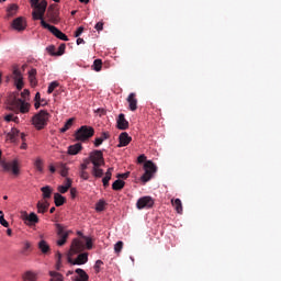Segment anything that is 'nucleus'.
<instances>
[{
  "label": "nucleus",
  "mask_w": 281,
  "mask_h": 281,
  "mask_svg": "<svg viewBox=\"0 0 281 281\" xmlns=\"http://www.w3.org/2000/svg\"><path fill=\"white\" fill-rule=\"evenodd\" d=\"M85 251V243H82L80 239L75 238L71 243L69 252H68V262L69 265H87L89 262V254L82 252ZM76 254H79L76 259L71 258L72 256H76Z\"/></svg>",
  "instance_id": "1"
},
{
  "label": "nucleus",
  "mask_w": 281,
  "mask_h": 281,
  "mask_svg": "<svg viewBox=\"0 0 281 281\" xmlns=\"http://www.w3.org/2000/svg\"><path fill=\"white\" fill-rule=\"evenodd\" d=\"M90 161L93 165L91 169V175L94 179H102L104 177V169H101L104 166V154L102 150H93L90 153Z\"/></svg>",
  "instance_id": "2"
},
{
  "label": "nucleus",
  "mask_w": 281,
  "mask_h": 281,
  "mask_svg": "<svg viewBox=\"0 0 281 281\" xmlns=\"http://www.w3.org/2000/svg\"><path fill=\"white\" fill-rule=\"evenodd\" d=\"M32 122L37 131H43L47 126V122H49V113L42 110L33 116Z\"/></svg>",
  "instance_id": "3"
},
{
  "label": "nucleus",
  "mask_w": 281,
  "mask_h": 281,
  "mask_svg": "<svg viewBox=\"0 0 281 281\" xmlns=\"http://www.w3.org/2000/svg\"><path fill=\"white\" fill-rule=\"evenodd\" d=\"M143 168L145 172L140 177V181L145 186V183H148V181L155 177V173L157 172V165L151 160H146Z\"/></svg>",
  "instance_id": "4"
},
{
  "label": "nucleus",
  "mask_w": 281,
  "mask_h": 281,
  "mask_svg": "<svg viewBox=\"0 0 281 281\" xmlns=\"http://www.w3.org/2000/svg\"><path fill=\"white\" fill-rule=\"evenodd\" d=\"M95 135V130L88 125H82L77 132L75 133V139L77 142H88Z\"/></svg>",
  "instance_id": "5"
},
{
  "label": "nucleus",
  "mask_w": 281,
  "mask_h": 281,
  "mask_svg": "<svg viewBox=\"0 0 281 281\" xmlns=\"http://www.w3.org/2000/svg\"><path fill=\"white\" fill-rule=\"evenodd\" d=\"M8 109L9 111H14V113H27L30 111V103H25L22 99H14Z\"/></svg>",
  "instance_id": "6"
},
{
  "label": "nucleus",
  "mask_w": 281,
  "mask_h": 281,
  "mask_svg": "<svg viewBox=\"0 0 281 281\" xmlns=\"http://www.w3.org/2000/svg\"><path fill=\"white\" fill-rule=\"evenodd\" d=\"M1 168H3L4 172H12L15 177L19 176V161L12 160L9 162L1 161L0 162Z\"/></svg>",
  "instance_id": "7"
},
{
  "label": "nucleus",
  "mask_w": 281,
  "mask_h": 281,
  "mask_svg": "<svg viewBox=\"0 0 281 281\" xmlns=\"http://www.w3.org/2000/svg\"><path fill=\"white\" fill-rule=\"evenodd\" d=\"M42 27L49 30L56 36V38H59V41H69V37H67L65 33L58 30V27L50 25L45 21H42Z\"/></svg>",
  "instance_id": "8"
},
{
  "label": "nucleus",
  "mask_w": 281,
  "mask_h": 281,
  "mask_svg": "<svg viewBox=\"0 0 281 281\" xmlns=\"http://www.w3.org/2000/svg\"><path fill=\"white\" fill-rule=\"evenodd\" d=\"M56 227H57V236L59 238L57 240V245L58 247H63V245L67 243V238H69V234H71V231H65V228L60 224H56Z\"/></svg>",
  "instance_id": "9"
},
{
  "label": "nucleus",
  "mask_w": 281,
  "mask_h": 281,
  "mask_svg": "<svg viewBox=\"0 0 281 281\" xmlns=\"http://www.w3.org/2000/svg\"><path fill=\"white\" fill-rule=\"evenodd\" d=\"M153 205H155V201L153 200V198L150 196H143L139 198L136 202V207L137 210H150V207H153Z\"/></svg>",
  "instance_id": "10"
},
{
  "label": "nucleus",
  "mask_w": 281,
  "mask_h": 281,
  "mask_svg": "<svg viewBox=\"0 0 281 281\" xmlns=\"http://www.w3.org/2000/svg\"><path fill=\"white\" fill-rule=\"evenodd\" d=\"M13 80H15L16 89L21 91L23 89V75L16 66L13 67Z\"/></svg>",
  "instance_id": "11"
},
{
  "label": "nucleus",
  "mask_w": 281,
  "mask_h": 281,
  "mask_svg": "<svg viewBox=\"0 0 281 281\" xmlns=\"http://www.w3.org/2000/svg\"><path fill=\"white\" fill-rule=\"evenodd\" d=\"M31 5L42 14H45V10H47V1L45 0H31Z\"/></svg>",
  "instance_id": "12"
},
{
  "label": "nucleus",
  "mask_w": 281,
  "mask_h": 281,
  "mask_svg": "<svg viewBox=\"0 0 281 281\" xmlns=\"http://www.w3.org/2000/svg\"><path fill=\"white\" fill-rule=\"evenodd\" d=\"M133 140V138L131 136H128V133L123 132L120 134L119 136V145L117 148H123L124 146H128V144H131V142Z\"/></svg>",
  "instance_id": "13"
},
{
  "label": "nucleus",
  "mask_w": 281,
  "mask_h": 281,
  "mask_svg": "<svg viewBox=\"0 0 281 281\" xmlns=\"http://www.w3.org/2000/svg\"><path fill=\"white\" fill-rule=\"evenodd\" d=\"M58 10L54 9V7H49L46 13L47 19H49V21L52 23H58V21H60V18H58Z\"/></svg>",
  "instance_id": "14"
},
{
  "label": "nucleus",
  "mask_w": 281,
  "mask_h": 281,
  "mask_svg": "<svg viewBox=\"0 0 281 281\" xmlns=\"http://www.w3.org/2000/svg\"><path fill=\"white\" fill-rule=\"evenodd\" d=\"M26 26L27 24H25V20L23 18H16L12 22L13 30H16L18 32H23V30H25Z\"/></svg>",
  "instance_id": "15"
},
{
  "label": "nucleus",
  "mask_w": 281,
  "mask_h": 281,
  "mask_svg": "<svg viewBox=\"0 0 281 281\" xmlns=\"http://www.w3.org/2000/svg\"><path fill=\"white\" fill-rule=\"evenodd\" d=\"M137 94L131 92L127 97V102L130 106V111H137Z\"/></svg>",
  "instance_id": "16"
},
{
  "label": "nucleus",
  "mask_w": 281,
  "mask_h": 281,
  "mask_svg": "<svg viewBox=\"0 0 281 281\" xmlns=\"http://www.w3.org/2000/svg\"><path fill=\"white\" fill-rule=\"evenodd\" d=\"M116 124H117V128L120 131H126V128H128V121H126V117L122 113L119 114V117L116 120Z\"/></svg>",
  "instance_id": "17"
},
{
  "label": "nucleus",
  "mask_w": 281,
  "mask_h": 281,
  "mask_svg": "<svg viewBox=\"0 0 281 281\" xmlns=\"http://www.w3.org/2000/svg\"><path fill=\"white\" fill-rule=\"evenodd\" d=\"M82 150V144L76 143L75 145H70L68 147V155H78Z\"/></svg>",
  "instance_id": "18"
},
{
  "label": "nucleus",
  "mask_w": 281,
  "mask_h": 281,
  "mask_svg": "<svg viewBox=\"0 0 281 281\" xmlns=\"http://www.w3.org/2000/svg\"><path fill=\"white\" fill-rule=\"evenodd\" d=\"M171 204L178 214H183V204L181 203V199L171 200Z\"/></svg>",
  "instance_id": "19"
},
{
  "label": "nucleus",
  "mask_w": 281,
  "mask_h": 281,
  "mask_svg": "<svg viewBox=\"0 0 281 281\" xmlns=\"http://www.w3.org/2000/svg\"><path fill=\"white\" fill-rule=\"evenodd\" d=\"M111 177H113V167H110L106 172L105 177L102 179V183L105 188H109V182L111 181Z\"/></svg>",
  "instance_id": "20"
},
{
  "label": "nucleus",
  "mask_w": 281,
  "mask_h": 281,
  "mask_svg": "<svg viewBox=\"0 0 281 281\" xmlns=\"http://www.w3.org/2000/svg\"><path fill=\"white\" fill-rule=\"evenodd\" d=\"M57 168L59 169V175H61L63 177L69 176V167H67V164L58 162Z\"/></svg>",
  "instance_id": "21"
},
{
  "label": "nucleus",
  "mask_w": 281,
  "mask_h": 281,
  "mask_svg": "<svg viewBox=\"0 0 281 281\" xmlns=\"http://www.w3.org/2000/svg\"><path fill=\"white\" fill-rule=\"evenodd\" d=\"M54 201L56 207H60V205H65V201H67V199H65V196H63L60 193H55Z\"/></svg>",
  "instance_id": "22"
},
{
  "label": "nucleus",
  "mask_w": 281,
  "mask_h": 281,
  "mask_svg": "<svg viewBox=\"0 0 281 281\" xmlns=\"http://www.w3.org/2000/svg\"><path fill=\"white\" fill-rule=\"evenodd\" d=\"M37 280H38V277L33 271H26L23 274V281H37Z\"/></svg>",
  "instance_id": "23"
},
{
  "label": "nucleus",
  "mask_w": 281,
  "mask_h": 281,
  "mask_svg": "<svg viewBox=\"0 0 281 281\" xmlns=\"http://www.w3.org/2000/svg\"><path fill=\"white\" fill-rule=\"evenodd\" d=\"M41 192L43 193L44 200L52 199V192H53L52 187L49 186L42 187Z\"/></svg>",
  "instance_id": "24"
},
{
  "label": "nucleus",
  "mask_w": 281,
  "mask_h": 281,
  "mask_svg": "<svg viewBox=\"0 0 281 281\" xmlns=\"http://www.w3.org/2000/svg\"><path fill=\"white\" fill-rule=\"evenodd\" d=\"M38 249L42 251V254H49V246L47 244V241H45V239H42L38 243Z\"/></svg>",
  "instance_id": "25"
},
{
  "label": "nucleus",
  "mask_w": 281,
  "mask_h": 281,
  "mask_svg": "<svg viewBox=\"0 0 281 281\" xmlns=\"http://www.w3.org/2000/svg\"><path fill=\"white\" fill-rule=\"evenodd\" d=\"M124 186H126V182L124 180H115L112 184V190L120 191L123 190Z\"/></svg>",
  "instance_id": "26"
},
{
  "label": "nucleus",
  "mask_w": 281,
  "mask_h": 281,
  "mask_svg": "<svg viewBox=\"0 0 281 281\" xmlns=\"http://www.w3.org/2000/svg\"><path fill=\"white\" fill-rule=\"evenodd\" d=\"M19 135H21V132L16 128H12L8 134V139H10V142H16V137H19Z\"/></svg>",
  "instance_id": "27"
},
{
  "label": "nucleus",
  "mask_w": 281,
  "mask_h": 281,
  "mask_svg": "<svg viewBox=\"0 0 281 281\" xmlns=\"http://www.w3.org/2000/svg\"><path fill=\"white\" fill-rule=\"evenodd\" d=\"M49 276H50V281H63V280H65L63 274H60L59 272H56V271H50Z\"/></svg>",
  "instance_id": "28"
},
{
  "label": "nucleus",
  "mask_w": 281,
  "mask_h": 281,
  "mask_svg": "<svg viewBox=\"0 0 281 281\" xmlns=\"http://www.w3.org/2000/svg\"><path fill=\"white\" fill-rule=\"evenodd\" d=\"M33 19H34V21H41V25H43V21H45L44 19H43V16H45V13H41L40 11H33Z\"/></svg>",
  "instance_id": "29"
},
{
  "label": "nucleus",
  "mask_w": 281,
  "mask_h": 281,
  "mask_svg": "<svg viewBox=\"0 0 281 281\" xmlns=\"http://www.w3.org/2000/svg\"><path fill=\"white\" fill-rule=\"evenodd\" d=\"M5 122H14L15 124H19V116H15L13 113H9L4 115Z\"/></svg>",
  "instance_id": "30"
},
{
  "label": "nucleus",
  "mask_w": 281,
  "mask_h": 281,
  "mask_svg": "<svg viewBox=\"0 0 281 281\" xmlns=\"http://www.w3.org/2000/svg\"><path fill=\"white\" fill-rule=\"evenodd\" d=\"M71 126H74V119H69L64 127L60 128V133H67V131H69V128H71Z\"/></svg>",
  "instance_id": "31"
},
{
  "label": "nucleus",
  "mask_w": 281,
  "mask_h": 281,
  "mask_svg": "<svg viewBox=\"0 0 281 281\" xmlns=\"http://www.w3.org/2000/svg\"><path fill=\"white\" fill-rule=\"evenodd\" d=\"M25 221H29V223L36 224L38 223V215H36V213H30V215H26Z\"/></svg>",
  "instance_id": "32"
},
{
  "label": "nucleus",
  "mask_w": 281,
  "mask_h": 281,
  "mask_svg": "<svg viewBox=\"0 0 281 281\" xmlns=\"http://www.w3.org/2000/svg\"><path fill=\"white\" fill-rule=\"evenodd\" d=\"M94 71H102V59H95L92 65Z\"/></svg>",
  "instance_id": "33"
},
{
  "label": "nucleus",
  "mask_w": 281,
  "mask_h": 281,
  "mask_svg": "<svg viewBox=\"0 0 281 281\" xmlns=\"http://www.w3.org/2000/svg\"><path fill=\"white\" fill-rule=\"evenodd\" d=\"M104 207H106V202L104 200H100L97 204H95V211L97 212H104Z\"/></svg>",
  "instance_id": "34"
},
{
  "label": "nucleus",
  "mask_w": 281,
  "mask_h": 281,
  "mask_svg": "<svg viewBox=\"0 0 281 281\" xmlns=\"http://www.w3.org/2000/svg\"><path fill=\"white\" fill-rule=\"evenodd\" d=\"M56 259H57V263H56V269L57 271H60V267H63V254H60V251L56 252Z\"/></svg>",
  "instance_id": "35"
},
{
  "label": "nucleus",
  "mask_w": 281,
  "mask_h": 281,
  "mask_svg": "<svg viewBox=\"0 0 281 281\" xmlns=\"http://www.w3.org/2000/svg\"><path fill=\"white\" fill-rule=\"evenodd\" d=\"M34 166H35V170H37V172H43V159L36 158Z\"/></svg>",
  "instance_id": "36"
},
{
  "label": "nucleus",
  "mask_w": 281,
  "mask_h": 281,
  "mask_svg": "<svg viewBox=\"0 0 281 281\" xmlns=\"http://www.w3.org/2000/svg\"><path fill=\"white\" fill-rule=\"evenodd\" d=\"M122 249H124V241H117L114 245V252L120 255L122 252Z\"/></svg>",
  "instance_id": "37"
},
{
  "label": "nucleus",
  "mask_w": 281,
  "mask_h": 281,
  "mask_svg": "<svg viewBox=\"0 0 281 281\" xmlns=\"http://www.w3.org/2000/svg\"><path fill=\"white\" fill-rule=\"evenodd\" d=\"M16 10H19V7L16 4H11L8 9V16H14Z\"/></svg>",
  "instance_id": "38"
},
{
  "label": "nucleus",
  "mask_w": 281,
  "mask_h": 281,
  "mask_svg": "<svg viewBox=\"0 0 281 281\" xmlns=\"http://www.w3.org/2000/svg\"><path fill=\"white\" fill-rule=\"evenodd\" d=\"M60 83L58 81H52L48 86L47 93H54V91L59 87Z\"/></svg>",
  "instance_id": "39"
},
{
  "label": "nucleus",
  "mask_w": 281,
  "mask_h": 281,
  "mask_svg": "<svg viewBox=\"0 0 281 281\" xmlns=\"http://www.w3.org/2000/svg\"><path fill=\"white\" fill-rule=\"evenodd\" d=\"M36 207L38 214H45V212H47V210L45 209V204L41 201L37 202Z\"/></svg>",
  "instance_id": "40"
},
{
  "label": "nucleus",
  "mask_w": 281,
  "mask_h": 281,
  "mask_svg": "<svg viewBox=\"0 0 281 281\" xmlns=\"http://www.w3.org/2000/svg\"><path fill=\"white\" fill-rule=\"evenodd\" d=\"M30 247H32V245L29 241H26L22 248L21 254H23V256H27V251H30Z\"/></svg>",
  "instance_id": "41"
},
{
  "label": "nucleus",
  "mask_w": 281,
  "mask_h": 281,
  "mask_svg": "<svg viewBox=\"0 0 281 281\" xmlns=\"http://www.w3.org/2000/svg\"><path fill=\"white\" fill-rule=\"evenodd\" d=\"M66 48H67V46L65 44H60L58 47V50L56 53V56H63V54H65Z\"/></svg>",
  "instance_id": "42"
},
{
  "label": "nucleus",
  "mask_w": 281,
  "mask_h": 281,
  "mask_svg": "<svg viewBox=\"0 0 281 281\" xmlns=\"http://www.w3.org/2000/svg\"><path fill=\"white\" fill-rule=\"evenodd\" d=\"M79 177L80 179H83V181H89V173L87 172V170L79 171Z\"/></svg>",
  "instance_id": "43"
},
{
  "label": "nucleus",
  "mask_w": 281,
  "mask_h": 281,
  "mask_svg": "<svg viewBox=\"0 0 281 281\" xmlns=\"http://www.w3.org/2000/svg\"><path fill=\"white\" fill-rule=\"evenodd\" d=\"M102 265H104V262L102 260H97L95 265H94V271L95 273L100 272V267H102Z\"/></svg>",
  "instance_id": "44"
},
{
  "label": "nucleus",
  "mask_w": 281,
  "mask_h": 281,
  "mask_svg": "<svg viewBox=\"0 0 281 281\" xmlns=\"http://www.w3.org/2000/svg\"><path fill=\"white\" fill-rule=\"evenodd\" d=\"M46 49H47L48 54H50V56H56V54H57L56 46L50 45Z\"/></svg>",
  "instance_id": "45"
},
{
  "label": "nucleus",
  "mask_w": 281,
  "mask_h": 281,
  "mask_svg": "<svg viewBox=\"0 0 281 281\" xmlns=\"http://www.w3.org/2000/svg\"><path fill=\"white\" fill-rule=\"evenodd\" d=\"M0 225H2V227H10V223L5 221V217L3 215L0 216Z\"/></svg>",
  "instance_id": "46"
},
{
  "label": "nucleus",
  "mask_w": 281,
  "mask_h": 281,
  "mask_svg": "<svg viewBox=\"0 0 281 281\" xmlns=\"http://www.w3.org/2000/svg\"><path fill=\"white\" fill-rule=\"evenodd\" d=\"M82 32H85V27L79 26V27L77 29V31L75 32V38L80 37V35L82 34Z\"/></svg>",
  "instance_id": "47"
},
{
  "label": "nucleus",
  "mask_w": 281,
  "mask_h": 281,
  "mask_svg": "<svg viewBox=\"0 0 281 281\" xmlns=\"http://www.w3.org/2000/svg\"><path fill=\"white\" fill-rule=\"evenodd\" d=\"M86 247H87V249L93 248V241H91V238H89V237H86Z\"/></svg>",
  "instance_id": "48"
},
{
  "label": "nucleus",
  "mask_w": 281,
  "mask_h": 281,
  "mask_svg": "<svg viewBox=\"0 0 281 281\" xmlns=\"http://www.w3.org/2000/svg\"><path fill=\"white\" fill-rule=\"evenodd\" d=\"M94 27L97 32H102L104 30V23L98 22Z\"/></svg>",
  "instance_id": "49"
},
{
  "label": "nucleus",
  "mask_w": 281,
  "mask_h": 281,
  "mask_svg": "<svg viewBox=\"0 0 281 281\" xmlns=\"http://www.w3.org/2000/svg\"><path fill=\"white\" fill-rule=\"evenodd\" d=\"M69 191V189L66 186H59L58 187V192H60V194H65Z\"/></svg>",
  "instance_id": "50"
},
{
  "label": "nucleus",
  "mask_w": 281,
  "mask_h": 281,
  "mask_svg": "<svg viewBox=\"0 0 281 281\" xmlns=\"http://www.w3.org/2000/svg\"><path fill=\"white\" fill-rule=\"evenodd\" d=\"M103 142H104V140H103L101 137L95 138V139H94V146H95V148L102 146V143H103Z\"/></svg>",
  "instance_id": "51"
},
{
  "label": "nucleus",
  "mask_w": 281,
  "mask_h": 281,
  "mask_svg": "<svg viewBox=\"0 0 281 281\" xmlns=\"http://www.w3.org/2000/svg\"><path fill=\"white\" fill-rule=\"evenodd\" d=\"M29 80H30V82H31V85H32L33 87H36V85H37V82H38V81H36V77L29 76Z\"/></svg>",
  "instance_id": "52"
},
{
  "label": "nucleus",
  "mask_w": 281,
  "mask_h": 281,
  "mask_svg": "<svg viewBox=\"0 0 281 281\" xmlns=\"http://www.w3.org/2000/svg\"><path fill=\"white\" fill-rule=\"evenodd\" d=\"M71 183H74V180H71L70 178H66L65 186L68 188V190L69 188H71Z\"/></svg>",
  "instance_id": "53"
},
{
  "label": "nucleus",
  "mask_w": 281,
  "mask_h": 281,
  "mask_svg": "<svg viewBox=\"0 0 281 281\" xmlns=\"http://www.w3.org/2000/svg\"><path fill=\"white\" fill-rule=\"evenodd\" d=\"M109 137H111V135L109 134V132H103L100 136V138L104 142V139H109Z\"/></svg>",
  "instance_id": "54"
},
{
  "label": "nucleus",
  "mask_w": 281,
  "mask_h": 281,
  "mask_svg": "<svg viewBox=\"0 0 281 281\" xmlns=\"http://www.w3.org/2000/svg\"><path fill=\"white\" fill-rule=\"evenodd\" d=\"M131 176V172H125V173H121L117 176L119 179H128V177Z\"/></svg>",
  "instance_id": "55"
},
{
  "label": "nucleus",
  "mask_w": 281,
  "mask_h": 281,
  "mask_svg": "<svg viewBox=\"0 0 281 281\" xmlns=\"http://www.w3.org/2000/svg\"><path fill=\"white\" fill-rule=\"evenodd\" d=\"M137 161L138 164H144V161H146V156L145 155L138 156Z\"/></svg>",
  "instance_id": "56"
},
{
  "label": "nucleus",
  "mask_w": 281,
  "mask_h": 281,
  "mask_svg": "<svg viewBox=\"0 0 281 281\" xmlns=\"http://www.w3.org/2000/svg\"><path fill=\"white\" fill-rule=\"evenodd\" d=\"M89 168V166H87V164L82 162L79 167V171H85Z\"/></svg>",
  "instance_id": "57"
},
{
  "label": "nucleus",
  "mask_w": 281,
  "mask_h": 281,
  "mask_svg": "<svg viewBox=\"0 0 281 281\" xmlns=\"http://www.w3.org/2000/svg\"><path fill=\"white\" fill-rule=\"evenodd\" d=\"M29 76L36 77V68H32V69L29 71Z\"/></svg>",
  "instance_id": "58"
},
{
  "label": "nucleus",
  "mask_w": 281,
  "mask_h": 281,
  "mask_svg": "<svg viewBox=\"0 0 281 281\" xmlns=\"http://www.w3.org/2000/svg\"><path fill=\"white\" fill-rule=\"evenodd\" d=\"M48 169H49V172H52V175L56 172V167L54 165H49Z\"/></svg>",
  "instance_id": "59"
},
{
  "label": "nucleus",
  "mask_w": 281,
  "mask_h": 281,
  "mask_svg": "<svg viewBox=\"0 0 281 281\" xmlns=\"http://www.w3.org/2000/svg\"><path fill=\"white\" fill-rule=\"evenodd\" d=\"M41 92H36L35 94V102H41Z\"/></svg>",
  "instance_id": "60"
},
{
  "label": "nucleus",
  "mask_w": 281,
  "mask_h": 281,
  "mask_svg": "<svg viewBox=\"0 0 281 281\" xmlns=\"http://www.w3.org/2000/svg\"><path fill=\"white\" fill-rule=\"evenodd\" d=\"M77 45H85V40L81 37L77 38Z\"/></svg>",
  "instance_id": "61"
},
{
  "label": "nucleus",
  "mask_w": 281,
  "mask_h": 281,
  "mask_svg": "<svg viewBox=\"0 0 281 281\" xmlns=\"http://www.w3.org/2000/svg\"><path fill=\"white\" fill-rule=\"evenodd\" d=\"M83 164H86V166H89V164H91V156H89L88 158H86L83 160Z\"/></svg>",
  "instance_id": "62"
},
{
  "label": "nucleus",
  "mask_w": 281,
  "mask_h": 281,
  "mask_svg": "<svg viewBox=\"0 0 281 281\" xmlns=\"http://www.w3.org/2000/svg\"><path fill=\"white\" fill-rule=\"evenodd\" d=\"M76 192H77L76 188L70 189V194H71L72 199L76 198Z\"/></svg>",
  "instance_id": "63"
},
{
  "label": "nucleus",
  "mask_w": 281,
  "mask_h": 281,
  "mask_svg": "<svg viewBox=\"0 0 281 281\" xmlns=\"http://www.w3.org/2000/svg\"><path fill=\"white\" fill-rule=\"evenodd\" d=\"M27 95H30V90H24L22 92V98H26Z\"/></svg>",
  "instance_id": "64"
}]
</instances>
